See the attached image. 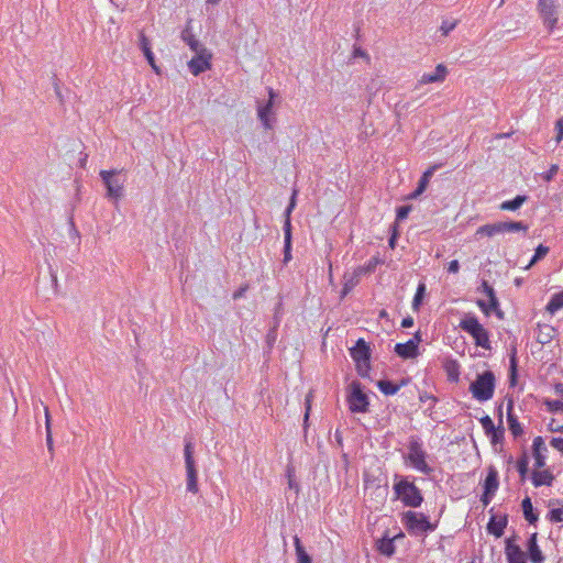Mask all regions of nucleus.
<instances>
[{"label":"nucleus","mask_w":563,"mask_h":563,"mask_svg":"<svg viewBox=\"0 0 563 563\" xmlns=\"http://www.w3.org/2000/svg\"><path fill=\"white\" fill-rule=\"evenodd\" d=\"M106 188V197L118 202L124 196V185L126 178L122 170H100L99 173Z\"/></svg>","instance_id":"obj_1"},{"label":"nucleus","mask_w":563,"mask_h":563,"mask_svg":"<svg viewBox=\"0 0 563 563\" xmlns=\"http://www.w3.org/2000/svg\"><path fill=\"white\" fill-rule=\"evenodd\" d=\"M395 494L405 506L417 508L421 505L423 497L419 488L405 478H399L394 485Z\"/></svg>","instance_id":"obj_2"},{"label":"nucleus","mask_w":563,"mask_h":563,"mask_svg":"<svg viewBox=\"0 0 563 563\" xmlns=\"http://www.w3.org/2000/svg\"><path fill=\"white\" fill-rule=\"evenodd\" d=\"M470 390L478 401L489 400L495 390V375L490 371H486L478 375L475 382L470 386Z\"/></svg>","instance_id":"obj_3"},{"label":"nucleus","mask_w":563,"mask_h":563,"mask_svg":"<svg viewBox=\"0 0 563 563\" xmlns=\"http://www.w3.org/2000/svg\"><path fill=\"white\" fill-rule=\"evenodd\" d=\"M427 453L422 448V443L417 438H411L408 444L407 460L410 465L424 475H429L432 468L426 462Z\"/></svg>","instance_id":"obj_4"},{"label":"nucleus","mask_w":563,"mask_h":563,"mask_svg":"<svg viewBox=\"0 0 563 563\" xmlns=\"http://www.w3.org/2000/svg\"><path fill=\"white\" fill-rule=\"evenodd\" d=\"M350 354L355 362L356 371L362 377H366L371 369L369 358L371 349L369 345L363 340L358 339L356 344L350 349Z\"/></svg>","instance_id":"obj_5"},{"label":"nucleus","mask_w":563,"mask_h":563,"mask_svg":"<svg viewBox=\"0 0 563 563\" xmlns=\"http://www.w3.org/2000/svg\"><path fill=\"white\" fill-rule=\"evenodd\" d=\"M460 328L473 336L476 345L484 349H490L488 332L478 322L476 317L466 316L463 320H461Z\"/></svg>","instance_id":"obj_6"},{"label":"nucleus","mask_w":563,"mask_h":563,"mask_svg":"<svg viewBox=\"0 0 563 563\" xmlns=\"http://www.w3.org/2000/svg\"><path fill=\"white\" fill-rule=\"evenodd\" d=\"M402 522L407 530L413 534H421L435 529V525H432L426 515L411 510L404 514Z\"/></svg>","instance_id":"obj_7"},{"label":"nucleus","mask_w":563,"mask_h":563,"mask_svg":"<svg viewBox=\"0 0 563 563\" xmlns=\"http://www.w3.org/2000/svg\"><path fill=\"white\" fill-rule=\"evenodd\" d=\"M185 466L187 476V490L197 494L198 493V477L196 462L194 459V444L187 441L184 448Z\"/></svg>","instance_id":"obj_8"},{"label":"nucleus","mask_w":563,"mask_h":563,"mask_svg":"<svg viewBox=\"0 0 563 563\" xmlns=\"http://www.w3.org/2000/svg\"><path fill=\"white\" fill-rule=\"evenodd\" d=\"M538 13L549 32H552L559 20V7L556 0H538Z\"/></svg>","instance_id":"obj_9"},{"label":"nucleus","mask_w":563,"mask_h":563,"mask_svg":"<svg viewBox=\"0 0 563 563\" xmlns=\"http://www.w3.org/2000/svg\"><path fill=\"white\" fill-rule=\"evenodd\" d=\"M351 391L347 397L349 407L352 412H366L368 407L367 396L362 391L360 383L353 382L350 385Z\"/></svg>","instance_id":"obj_10"},{"label":"nucleus","mask_w":563,"mask_h":563,"mask_svg":"<svg viewBox=\"0 0 563 563\" xmlns=\"http://www.w3.org/2000/svg\"><path fill=\"white\" fill-rule=\"evenodd\" d=\"M211 58L212 54L207 48L195 52V56L188 62L190 73L198 76L199 74L210 69Z\"/></svg>","instance_id":"obj_11"},{"label":"nucleus","mask_w":563,"mask_h":563,"mask_svg":"<svg viewBox=\"0 0 563 563\" xmlns=\"http://www.w3.org/2000/svg\"><path fill=\"white\" fill-rule=\"evenodd\" d=\"M298 194L297 189L292 190V195L290 197V201L288 207L285 210V223H284V233H285V262H288L291 258L290 249H291V223H290V214L296 207V196Z\"/></svg>","instance_id":"obj_12"},{"label":"nucleus","mask_w":563,"mask_h":563,"mask_svg":"<svg viewBox=\"0 0 563 563\" xmlns=\"http://www.w3.org/2000/svg\"><path fill=\"white\" fill-rule=\"evenodd\" d=\"M498 472L495 467L490 466L484 482V494L481 498L484 506H487L490 503L493 496L498 489Z\"/></svg>","instance_id":"obj_13"},{"label":"nucleus","mask_w":563,"mask_h":563,"mask_svg":"<svg viewBox=\"0 0 563 563\" xmlns=\"http://www.w3.org/2000/svg\"><path fill=\"white\" fill-rule=\"evenodd\" d=\"M420 341V333L417 332L415 336L406 343H397L395 345V352L402 358H413L418 354V344Z\"/></svg>","instance_id":"obj_14"},{"label":"nucleus","mask_w":563,"mask_h":563,"mask_svg":"<svg viewBox=\"0 0 563 563\" xmlns=\"http://www.w3.org/2000/svg\"><path fill=\"white\" fill-rule=\"evenodd\" d=\"M268 101L265 104H258L257 107V115L261 122L263 123L265 129H272L271 124V115L273 114V101L276 97L275 91L272 88H268Z\"/></svg>","instance_id":"obj_15"},{"label":"nucleus","mask_w":563,"mask_h":563,"mask_svg":"<svg viewBox=\"0 0 563 563\" xmlns=\"http://www.w3.org/2000/svg\"><path fill=\"white\" fill-rule=\"evenodd\" d=\"M505 553L508 563H527L526 553L517 545L512 539L506 541Z\"/></svg>","instance_id":"obj_16"},{"label":"nucleus","mask_w":563,"mask_h":563,"mask_svg":"<svg viewBox=\"0 0 563 563\" xmlns=\"http://www.w3.org/2000/svg\"><path fill=\"white\" fill-rule=\"evenodd\" d=\"M482 289L483 292L488 297L489 299V306L487 307L486 303L483 300H478L477 303L481 307V309L488 314L490 310H496L498 307V300L495 296L494 288L486 282L483 280L482 283Z\"/></svg>","instance_id":"obj_17"},{"label":"nucleus","mask_w":563,"mask_h":563,"mask_svg":"<svg viewBox=\"0 0 563 563\" xmlns=\"http://www.w3.org/2000/svg\"><path fill=\"white\" fill-rule=\"evenodd\" d=\"M533 457H534V466L537 468H542L545 465V452L547 446L542 439V437H537L533 439L532 443Z\"/></svg>","instance_id":"obj_18"},{"label":"nucleus","mask_w":563,"mask_h":563,"mask_svg":"<svg viewBox=\"0 0 563 563\" xmlns=\"http://www.w3.org/2000/svg\"><path fill=\"white\" fill-rule=\"evenodd\" d=\"M446 67L443 64H439L433 73L423 74L419 79V84L427 85L432 82H442L446 77Z\"/></svg>","instance_id":"obj_19"},{"label":"nucleus","mask_w":563,"mask_h":563,"mask_svg":"<svg viewBox=\"0 0 563 563\" xmlns=\"http://www.w3.org/2000/svg\"><path fill=\"white\" fill-rule=\"evenodd\" d=\"M558 331L550 324H538L537 341L542 344H549L556 335Z\"/></svg>","instance_id":"obj_20"},{"label":"nucleus","mask_w":563,"mask_h":563,"mask_svg":"<svg viewBox=\"0 0 563 563\" xmlns=\"http://www.w3.org/2000/svg\"><path fill=\"white\" fill-rule=\"evenodd\" d=\"M537 537H538V533L534 532L530 536V538L528 540L527 548H528V552H529V558L532 563H543L544 556L537 543Z\"/></svg>","instance_id":"obj_21"},{"label":"nucleus","mask_w":563,"mask_h":563,"mask_svg":"<svg viewBox=\"0 0 563 563\" xmlns=\"http://www.w3.org/2000/svg\"><path fill=\"white\" fill-rule=\"evenodd\" d=\"M506 526L507 518L505 516H493L487 525V530L496 538H500L504 534Z\"/></svg>","instance_id":"obj_22"},{"label":"nucleus","mask_w":563,"mask_h":563,"mask_svg":"<svg viewBox=\"0 0 563 563\" xmlns=\"http://www.w3.org/2000/svg\"><path fill=\"white\" fill-rule=\"evenodd\" d=\"M404 534L400 533L394 538L384 537V538L377 540V542H376L377 551L385 556H388V558L391 556L395 553V549H396L395 544H394L395 539L400 538Z\"/></svg>","instance_id":"obj_23"},{"label":"nucleus","mask_w":563,"mask_h":563,"mask_svg":"<svg viewBox=\"0 0 563 563\" xmlns=\"http://www.w3.org/2000/svg\"><path fill=\"white\" fill-rule=\"evenodd\" d=\"M181 40L190 47V49L194 53L206 48L205 45L199 40H197L195 35L191 33V29L189 27V25H187L186 29L183 30Z\"/></svg>","instance_id":"obj_24"},{"label":"nucleus","mask_w":563,"mask_h":563,"mask_svg":"<svg viewBox=\"0 0 563 563\" xmlns=\"http://www.w3.org/2000/svg\"><path fill=\"white\" fill-rule=\"evenodd\" d=\"M362 274H358V269H354L351 274H345L343 279V288L341 291V297L346 296L358 283Z\"/></svg>","instance_id":"obj_25"},{"label":"nucleus","mask_w":563,"mask_h":563,"mask_svg":"<svg viewBox=\"0 0 563 563\" xmlns=\"http://www.w3.org/2000/svg\"><path fill=\"white\" fill-rule=\"evenodd\" d=\"M434 167H430L429 169H427L423 175L421 176L420 180H419V184H418V187L416 188V190L413 192H411L409 195V198L410 199H416L418 198L427 188L428 184H429V180L430 178L432 177L433 173H434Z\"/></svg>","instance_id":"obj_26"},{"label":"nucleus","mask_w":563,"mask_h":563,"mask_svg":"<svg viewBox=\"0 0 563 563\" xmlns=\"http://www.w3.org/2000/svg\"><path fill=\"white\" fill-rule=\"evenodd\" d=\"M553 482V476L549 471H534L532 473V483L536 487L547 485L550 486Z\"/></svg>","instance_id":"obj_27"},{"label":"nucleus","mask_w":563,"mask_h":563,"mask_svg":"<svg viewBox=\"0 0 563 563\" xmlns=\"http://www.w3.org/2000/svg\"><path fill=\"white\" fill-rule=\"evenodd\" d=\"M475 234L476 236L485 235L489 238L497 234H503L500 222L482 225L476 230Z\"/></svg>","instance_id":"obj_28"},{"label":"nucleus","mask_w":563,"mask_h":563,"mask_svg":"<svg viewBox=\"0 0 563 563\" xmlns=\"http://www.w3.org/2000/svg\"><path fill=\"white\" fill-rule=\"evenodd\" d=\"M503 233L523 232L527 233L528 225L521 221H505L500 222Z\"/></svg>","instance_id":"obj_29"},{"label":"nucleus","mask_w":563,"mask_h":563,"mask_svg":"<svg viewBox=\"0 0 563 563\" xmlns=\"http://www.w3.org/2000/svg\"><path fill=\"white\" fill-rule=\"evenodd\" d=\"M528 200V197L527 196H517L515 199L512 200H507V201H504L501 202V205L499 206L500 210H504V211H516L518 210L526 201Z\"/></svg>","instance_id":"obj_30"},{"label":"nucleus","mask_w":563,"mask_h":563,"mask_svg":"<svg viewBox=\"0 0 563 563\" xmlns=\"http://www.w3.org/2000/svg\"><path fill=\"white\" fill-rule=\"evenodd\" d=\"M294 544L296 549L297 563H312L311 556L307 553L297 536L294 537Z\"/></svg>","instance_id":"obj_31"},{"label":"nucleus","mask_w":563,"mask_h":563,"mask_svg":"<svg viewBox=\"0 0 563 563\" xmlns=\"http://www.w3.org/2000/svg\"><path fill=\"white\" fill-rule=\"evenodd\" d=\"M511 402L509 404L508 406V426H509V430L510 432L512 433V435L515 438L517 437H520L522 433H523V429L521 427V424L519 423V421L517 420V418L511 413Z\"/></svg>","instance_id":"obj_32"},{"label":"nucleus","mask_w":563,"mask_h":563,"mask_svg":"<svg viewBox=\"0 0 563 563\" xmlns=\"http://www.w3.org/2000/svg\"><path fill=\"white\" fill-rule=\"evenodd\" d=\"M563 308V290L554 294L550 301L548 302L545 309L551 314H554L556 311Z\"/></svg>","instance_id":"obj_33"},{"label":"nucleus","mask_w":563,"mask_h":563,"mask_svg":"<svg viewBox=\"0 0 563 563\" xmlns=\"http://www.w3.org/2000/svg\"><path fill=\"white\" fill-rule=\"evenodd\" d=\"M521 507H522L525 519L530 523H536L538 520V516L533 512L532 503L529 497H526L522 500Z\"/></svg>","instance_id":"obj_34"},{"label":"nucleus","mask_w":563,"mask_h":563,"mask_svg":"<svg viewBox=\"0 0 563 563\" xmlns=\"http://www.w3.org/2000/svg\"><path fill=\"white\" fill-rule=\"evenodd\" d=\"M402 385L404 382L400 385H396L389 380L377 382V387L379 388V390L387 396L397 394V391L400 389Z\"/></svg>","instance_id":"obj_35"},{"label":"nucleus","mask_w":563,"mask_h":563,"mask_svg":"<svg viewBox=\"0 0 563 563\" xmlns=\"http://www.w3.org/2000/svg\"><path fill=\"white\" fill-rule=\"evenodd\" d=\"M549 252V247L544 246V245H539L537 249H536V252H534V255L533 257L531 258L530 263L527 265L526 268H529L531 267L533 264H536L538 261H540L541 258H543Z\"/></svg>","instance_id":"obj_36"},{"label":"nucleus","mask_w":563,"mask_h":563,"mask_svg":"<svg viewBox=\"0 0 563 563\" xmlns=\"http://www.w3.org/2000/svg\"><path fill=\"white\" fill-rule=\"evenodd\" d=\"M379 258L377 257H373L368 261V263L364 266H358L357 269H358V274H369V273H373L376 268V266L379 264Z\"/></svg>","instance_id":"obj_37"},{"label":"nucleus","mask_w":563,"mask_h":563,"mask_svg":"<svg viewBox=\"0 0 563 563\" xmlns=\"http://www.w3.org/2000/svg\"><path fill=\"white\" fill-rule=\"evenodd\" d=\"M457 25L456 20H444L441 23L440 31L442 35L446 36L451 31H453Z\"/></svg>","instance_id":"obj_38"},{"label":"nucleus","mask_w":563,"mask_h":563,"mask_svg":"<svg viewBox=\"0 0 563 563\" xmlns=\"http://www.w3.org/2000/svg\"><path fill=\"white\" fill-rule=\"evenodd\" d=\"M424 290H426V286L424 284H419L418 288H417V292L413 297V301H412V308L413 309H418L420 303H421V300H422V297L424 295Z\"/></svg>","instance_id":"obj_39"},{"label":"nucleus","mask_w":563,"mask_h":563,"mask_svg":"<svg viewBox=\"0 0 563 563\" xmlns=\"http://www.w3.org/2000/svg\"><path fill=\"white\" fill-rule=\"evenodd\" d=\"M528 457L527 455H523L521 459L518 460L517 462V468H518V472L521 476V479H523L526 477V474L528 472Z\"/></svg>","instance_id":"obj_40"},{"label":"nucleus","mask_w":563,"mask_h":563,"mask_svg":"<svg viewBox=\"0 0 563 563\" xmlns=\"http://www.w3.org/2000/svg\"><path fill=\"white\" fill-rule=\"evenodd\" d=\"M545 405L551 412H563V401L561 400H548Z\"/></svg>","instance_id":"obj_41"},{"label":"nucleus","mask_w":563,"mask_h":563,"mask_svg":"<svg viewBox=\"0 0 563 563\" xmlns=\"http://www.w3.org/2000/svg\"><path fill=\"white\" fill-rule=\"evenodd\" d=\"M146 60L148 62V64L151 65V67L153 68V70L156 73V74H159V68L157 67L156 63H155V57H154V54L152 52V49H145L143 52Z\"/></svg>","instance_id":"obj_42"},{"label":"nucleus","mask_w":563,"mask_h":563,"mask_svg":"<svg viewBox=\"0 0 563 563\" xmlns=\"http://www.w3.org/2000/svg\"><path fill=\"white\" fill-rule=\"evenodd\" d=\"M481 424L486 433H490L496 428L490 417L485 416L481 419Z\"/></svg>","instance_id":"obj_43"},{"label":"nucleus","mask_w":563,"mask_h":563,"mask_svg":"<svg viewBox=\"0 0 563 563\" xmlns=\"http://www.w3.org/2000/svg\"><path fill=\"white\" fill-rule=\"evenodd\" d=\"M550 520L553 522H562L563 521V509L556 508L550 511Z\"/></svg>","instance_id":"obj_44"},{"label":"nucleus","mask_w":563,"mask_h":563,"mask_svg":"<svg viewBox=\"0 0 563 563\" xmlns=\"http://www.w3.org/2000/svg\"><path fill=\"white\" fill-rule=\"evenodd\" d=\"M492 438L493 443H497L501 441L504 437V429L495 428L494 431H490V433H487Z\"/></svg>","instance_id":"obj_45"},{"label":"nucleus","mask_w":563,"mask_h":563,"mask_svg":"<svg viewBox=\"0 0 563 563\" xmlns=\"http://www.w3.org/2000/svg\"><path fill=\"white\" fill-rule=\"evenodd\" d=\"M312 391H309L306 396V399H305V406H306V412H305V423H307L308 421V418H309V412H310V409H311V401H312Z\"/></svg>","instance_id":"obj_46"},{"label":"nucleus","mask_w":563,"mask_h":563,"mask_svg":"<svg viewBox=\"0 0 563 563\" xmlns=\"http://www.w3.org/2000/svg\"><path fill=\"white\" fill-rule=\"evenodd\" d=\"M411 210L410 206H401L397 209V220H404L408 217Z\"/></svg>","instance_id":"obj_47"},{"label":"nucleus","mask_w":563,"mask_h":563,"mask_svg":"<svg viewBox=\"0 0 563 563\" xmlns=\"http://www.w3.org/2000/svg\"><path fill=\"white\" fill-rule=\"evenodd\" d=\"M140 48L142 52L145 49H151V43L150 40L145 36L143 32L140 33Z\"/></svg>","instance_id":"obj_48"},{"label":"nucleus","mask_w":563,"mask_h":563,"mask_svg":"<svg viewBox=\"0 0 563 563\" xmlns=\"http://www.w3.org/2000/svg\"><path fill=\"white\" fill-rule=\"evenodd\" d=\"M556 142L560 143L563 140V119H559L555 123Z\"/></svg>","instance_id":"obj_49"},{"label":"nucleus","mask_w":563,"mask_h":563,"mask_svg":"<svg viewBox=\"0 0 563 563\" xmlns=\"http://www.w3.org/2000/svg\"><path fill=\"white\" fill-rule=\"evenodd\" d=\"M550 444L552 448L563 453V438H553Z\"/></svg>","instance_id":"obj_50"},{"label":"nucleus","mask_w":563,"mask_h":563,"mask_svg":"<svg viewBox=\"0 0 563 563\" xmlns=\"http://www.w3.org/2000/svg\"><path fill=\"white\" fill-rule=\"evenodd\" d=\"M510 385L514 386L516 384V360H515V356L511 357V366H510Z\"/></svg>","instance_id":"obj_51"},{"label":"nucleus","mask_w":563,"mask_h":563,"mask_svg":"<svg viewBox=\"0 0 563 563\" xmlns=\"http://www.w3.org/2000/svg\"><path fill=\"white\" fill-rule=\"evenodd\" d=\"M460 269V263L457 260H453L449 263L448 272L451 274H456Z\"/></svg>","instance_id":"obj_52"},{"label":"nucleus","mask_w":563,"mask_h":563,"mask_svg":"<svg viewBox=\"0 0 563 563\" xmlns=\"http://www.w3.org/2000/svg\"><path fill=\"white\" fill-rule=\"evenodd\" d=\"M559 167L558 165H552L547 175L544 176L545 180H551L553 176L558 173Z\"/></svg>","instance_id":"obj_53"},{"label":"nucleus","mask_w":563,"mask_h":563,"mask_svg":"<svg viewBox=\"0 0 563 563\" xmlns=\"http://www.w3.org/2000/svg\"><path fill=\"white\" fill-rule=\"evenodd\" d=\"M46 444L49 451H53V439H52V431H46Z\"/></svg>","instance_id":"obj_54"},{"label":"nucleus","mask_w":563,"mask_h":563,"mask_svg":"<svg viewBox=\"0 0 563 563\" xmlns=\"http://www.w3.org/2000/svg\"><path fill=\"white\" fill-rule=\"evenodd\" d=\"M412 325H413V319L411 317H407V318L402 319V321H401L402 328H410Z\"/></svg>","instance_id":"obj_55"},{"label":"nucleus","mask_w":563,"mask_h":563,"mask_svg":"<svg viewBox=\"0 0 563 563\" xmlns=\"http://www.w3.org/2000/svg\"><path fill=\"white\" fill-rule=\"evenodd\" d=\"M549 429L553 432H562L563 426L554 424V420H552L551 423L549 424Z\"/></svg>","instance_id":"obj_56"},{"label":"nucleus","mask_w":563,"mask_h":563,"mask_svg":"<svg viewBox=\"0 0 563 563\" xmlns=\"http://www.w3.org/2000/svg\"><path fill=\"white\" fill-rule=\"evenodd\" d=\"M44 411H45V424H46V431H47V430H51V419H49L48 408L45 407Z\"/></svg>","instance_id":"obj_57"},{"label":"nucleus","mask_w":563,"mask_h":563,"mask_svg":"<svg viewBox=\"0 0 563 563\" xmlns=\"http://www.w3.org/2000/svg\"><path fill=\"white\" fill-rule=\"evenodd\" d=\"M354 56L364 57V56H366V53H365L362 48L356 47V48L354 49Z\"/></svg>","instance_id":"obj_58"},{"label":"nucleus","mask_w":563,"mask_h":563,"mask_svg":"<svg viewBox=\"0 0 563 563\" xmlns=\"http://www.w3.org/2000/svg\"><path fill=\"white\" fill-rule=\"evenodd\" d=\"M288 485H289V488H291V489H292V488H294V489H297V488H298L297 484H296V483H295L290 477H289Z\"/></svg>","instance_id":"obj_59"},{"label":"nucleus","mask_w":563,"mask_h":563,"mask_svg":"<svg viewBox=\"0 0 563 563\" xmlns=\"http://www.w3.org/2000/svg\"><path fill=\"white\" fill-rule=\"evenodd\" d=\"M220 1L221 0H206L207 3L212 4V5L218 4Z\"/></svg>","instance_id":"obj_60"},{"label":"nucleus","mask_w":563,"mask_h":563,"mask_svg":"<svg viewBox=\"0 0 563 563\" xmlns=\"http://www.w3.org/2000/svg\"><path fill=\"white\" fill-rule=\"evenodd\" d=\"M242 292H243V290H239V291L234 292L233 298L238 299L239 297L242 296Z\"/></svg>","instance_id":"obj_61"},{"label":"nucleus","mask_w":563,"mask_h":563,"mask_svg":"<svg viewBox=\"0 0 563 563\" xmlns=\"http://www.w3.org/2000/svg\"><path fill=\"white\" fill-rule=\"evenodd\" d=\"M55 90H56V95H57V97L59 98V100H62V95H60V92H59L58 88L56 87V89H55Z\"/></svg>","instance_id":"obj_62"},{"label":"nucleus","mask_w":563,"mask_h":563,"mask_svg":"<svg viewBox=\"0 0 563 563\" xmlns=\"http://www.w3.org/2000/svg\"><path fill=\"white\" fill-rule=\"evenodd\" d=\"M389 243L393 246L394 245V239H390Z\"/></svg>","instance_id":"obj_63"},{"label":"nucleus","mask_w":563,"mask_h":563,"mask_svg":"<svg viewBox=\"0 0 563 563\" xmlns=\"http://www.w3.org/2000/svg\"><path fill=\"white\" fill-rule=\"evenodd\" d=\"M505 0H501V3L504 2Z\"/></svg>","instance_id":"obj_64"}]
</instances>
